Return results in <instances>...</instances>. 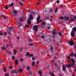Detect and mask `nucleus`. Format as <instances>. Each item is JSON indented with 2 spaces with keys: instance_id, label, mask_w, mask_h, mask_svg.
<instances>
[{
  "instance_id": "obj_22",
  "label": "nucleus",
  "mask_w": 76,
  "mask_h": 76,
  "mask_svg": "<svg viewBox=\"0 0 76 76\" xmlns=\"http://www.w3.org/2000/svg\"><path fill=\"white\" fill-rule=\"evenodd\" d=\"M69 18L68 17L65 16L64 19L65 20L67 21L69 20Z\"/></svg>"
},
{
  "instance_id": "obj_19",
  "label": "nucleus",
  "mask_w": 76,
  "mask_h": 76,
  "mask_svg": "<svg viewBox=\"0 0 76 76\" xmlns=\"http://www.w3.org/2000/svg\"><path fill=\"white\" fill-rule=\"evenodd\" d=\"M75 19L74 18H72L70 20V21L71 22H72L73 21H75Z\"/></svg>"
},
{
  "instance_id": "obj_50",
  "label": "nucleus",
  "mask_w": 76,
  "mask_h": 76,
  "mask_svg": "<svg viewBox=\"0 0 76 76\" xmlns=\"http://www.w3.org/2000/svg\"><path fill=\"white\" fill-rule=\"evenodd\" d=\"M20 21L23 22V19H20Z\"/></svg>"
},
{
  "instance_id": "obj_62",
  "label": "nucleus",
  "mask_w": 76,
  "mask_h": 76,
  "mask_svg": "<svg viewBox=\"0 0 76 76\" xmlns=\"http://www.w3.org/2000/svg\"><path fill=\"white\" fill-rule=\"evenodd\" d=\"M50 22H52L53 21V19H51L50 20Z\"/></svg>"
},
{
  "instance_id": "obj_42",
  "label": "nucleus",
  "mask_w": 76,
  "mask_h": 76,
  "mask_svg": "<svg viewBox=\"0 0 76 76\" xmlns=\"http://www.w3.org/2000/svg\"><path fill=\"white\" fill-rule=\"evenodd\" d=\"M8 6L7 5H6V6H5V9L6 8V9H8Z\"/></svg>"
},
{
  "instance_id": "obj_58",
  "label": "nucleus",
  "mask_w": 76,
  "mask_h": 76,
  "mask_svg": "<svg viewBox=\"0 0 76 76\" xmlns=\"http://www.w3.org/2000/svg\"><path fill=\"white\" fill-rule=\"evenodd\" d=\"M12 66H10L9 67L10 69H12Z\"/></svg>"
},
{
  "instance_id": "obj_25",
  "label": "nucleus",
  "mask_w": 76,
  "mask_h": 76,
  "mask_svg": "<svg viewBox=\"0 0 76 76\" xmlns=\"http://www.w3.org/2000/svg\"><path fill=\"white\" fill-rule=\"evenodd\" d=\"M50 28H51V25H49L48 26L47 28L48 30H49Z\"/></svg>"
},
{
  "instance_id": "obj_54",
  "label": "nucleus",
  "mask_w": 76,
  "mask_h": 76,
  "mask_svg": "<svg viewBox=\"0 0 76 76\" xmlns=\"http://www.w3.org/2000/svg\"><path fill=\"white\" fill-rule=\"evenodd\" d=\"M29 56L30 57H32L33 56V54H30Z\"/></svg>"
},
{
  "instance_id": "obj_4",
  "label": "nucleus",
  "mask_w": 76,
  "mask_h": 76,
  "mask_svg": "<svg viewBox=\"0 0 76 76\" xmlns=\"http://www.w3.org/2000/svg\"><path fill=\"white\" fill-rule=\"evenodd\" d=\"M52 33L54 35H56L58 33V31L57 30L54 29Z\"/></svg>"
},
{
  "instance_id": "obj_6",
  "label": "nucleus",
  "mask_w": 76,
  "mask_h": 76,
  "mask_svg": "<svg viewBox=\"0 0 76 76\" xmlns=\"http://www.w3.org/2000/svg\"><path fill=\"white\" fill-rule=\"evenodd\" d=\"M69 56L71 57H73V56H76V53H71L69 55Z\"/></svg>"
},
{
  "instance_id": "obj_11",
  "label": "nucleus",
  "mask_w": 76,
  "mask_h": 76,
  "mask_svg": "<svg viewBox=\"0 0 76 76\" xmlns=\"http://www.w3.org/2000/svg\"><path fill=\"white\" fill-rule=\"evenodd\" d=\"M29 19L30 20H33V17L32 15H30L29 16Z\"/></svg>"
},
{
  "instance_id": "obj_44",
  "label": "nucleus",
  "mask_w": 76,
  "mask_h": 76,
  "mask_svg": "<svg viewBox=\"0 0 76 76\" xmlns=\"http://www.w3.org/2000/svg\"><path fill=\"white\" fill-rule=\"evenodd\" d=\"M56 3H60V1L58 0H57L56 1Z\"/></svg>"
},
{
  "instance_id": "obj_13",
  "label": "nucleus",
  "mask_w": 76,
  "mask_h": 76,
  "mask_svg": "<svg viewBox=\"0 0 76 76\" xmlns=\"http://www.w3.org/2000/svg\"><path fill=\"white\" fill-rule=\"evenodd\" d=\"M72 30H73L72 32L73 33H75V32L76 31V27H73L72 28Z\"/></svg>"
},
{
  "instance_id": "obj_17",
  "label": "nucleus",
  "mask_w": 76,
  "mask_h": 76,
  "mask_svg": "<svg viewBox=\"0 0 76 76\" xmlns=\"http://www.w3.org/2000/svg\"><path fill=\"white\" fill-rule=\"evenodd\" d=\"M40 19V17L39 15L36 19L37 21H38Z\"/></svg>"
},
{
  "instance_id": "obj_12",
  "label": "nucleus",
  "mask_w": 76,
  "mask_h": 76,
  "mask_svg": "<svg viewBox=\"0 0 76 76\" xmlns=\"http://www.w3.org/2000/svg\"><path fill=\"white\" fill-rule=\"evenodd\" d=\"M11 32V30L10 29V28H9L8 29V30H7V33L8 34H10Z\"/></svg>"
},
{
  "instance_id": "obj_32",
  "label": "nucleus",
  "mask_w": 76,
  "mask_h": 76,
  "mask_svg": "<svg viewBox=\"0 0 76 76\" xmlns=\"http://www.w3.org/2000/svg\"><path fill=\"white\" fill-rule=\"evenodd\" d=\"M30 54V53L29 52H27L26 53V55L28 56H29Z\"/></svg>"
},
{
  "instance_id": "obj_27",
  "label": "nucleus",
  "mask_w": 76,
  "mask_h": 76,
  "mask_svg": "<svg viewBox=\"0 0 76 76\" xmlns=\"http://www.w3.org/2000/svg\"><path fill=\"white\" fill-rule=\"evenodd\" d=\"M54 42H56V43H57L59 42V41L58 39L55 40V39H54Z\"/></svg>"
},
{
  "instance_id": "obj_63",
  "label": "nucleus",
  "mask_w": 76,
  "mask_h": 76,
  "mask_svg": "<svg viewBox=\"0 0 76 76\" xmlns=\"http://www.w3.org/2000/svg\"><path fill=\"white\" fill-rule=\"evenodd\" d=\"M3 35V34H2L1 32H0V35Z\"/></svg>"
},
{
  "instance_id": "obj_39",
  "label": "nucleus",
  "mask_w": 76,
  "mask_h": 76,
  "mask_svg": "<svg viewBox=\"0 0 76 76\" xmlns=\"http://www.w3.org/2000/svg\"><path fill=\"white\" fill-rule=\"evenodd\" d=\"M28 73L31 75H32V72L31 71H29L28 72Z\"/></svg>"
},
{
  "instance_id": "obj_9",
  "label": "nucleus",
  "mask_w": 76,
  "mask_h": 76,
  "mask_svg": "<svg viewBox=\"0 0 76 76\" xmlns=\"http://www.w3.org/2000/svg\"><path fill=\"white\" fill-rule=\"evenodd\" d=\"M71 35L72 37H74L75 36V32L72 31L71 33Z\"/></svg>"
},
{
  "instance_id": "obj_37",
  "label": "nucleus",
  "mask_w": 76,
  "mask_h": 76,
  "mask_svg": "<svg viewBox=\"0 0 76 76\" xmlns=\"http://www.w3.org/2000/svg\"><path fill=\"white\" fill-rule=\"evenodd\" d=\"M35 64V62H33L32 63V66H34Z\"/></svg>"
},
{
  "instance_id": "obj_59",
  "label": "nucleus",
  "mask_w": 76,
  "mask_h": 76,
  "mask_svg": "<svg viewBox=\"0 0 76 76\" xmlns=\"http://www.w3.org/2000/svg\"><path fill=\"white\" fill-rule=\"evenodd\" d=\"M54 65L55 66H57V65L56 64V63H54Z\"/></svg>"
},
{
  "instance_id": "obj_49",
  "label": "nucleus",
  "mask_w": 76,
  "mask_h": 76,
  "mask_svg": "<svg viewBox=\"0 0 76 76\" xmlns=\"http://www.w3.org/2000/svg\"><path fill=\"white\" fill-rule=\"evenodd\" d=\"M6 68H4V72H6Z\"/></svg>"
},
{
  "instance_id": "obj_52",
  "label": "nucleus",
  "mask_w": 76,
  "mask_h": 76,
  "mask_svg": "<svg viewBox=\"0 0 76 76\" xmlns=\"http://www.w3.org/2000/svg\"><path fill=\"white\" fill-rule=\"evenodd\" d=\"M9 76V74H5V76Z\"/></svg>"
},
{
  "instance_id": "obj_55",
  "label": "nucleus",
  "mask_w": 76,
  "mask_h": 76,
  "mask_svg": "<svg viewBox=\"0 0 76 76\" xmlns=\"http://www.w3.org/2000/svg\"><path fill=\"white\" fill-rule=\"evenodd\" d=\"M39 22H40V21L39 20L37 21V24H38Z\"/></svg>"
},
{
  "instance_id": "obj_5",
  "label": "nucleus",
  "mask_w": 76,
  "mask_h": 76,
  "mask_svg": "<svg viewBox=\"0 0 76 76\" xmlns=\"http://www.w3.org/2000/svg\"><path fill=\"white\" fill-rule=\"evenodd\" d=\"M75 43L73 42V41L72 40H70L69 45L71 46H73L74 44Z\"/></svg>"
},
{
  "instance_id": "obj_40",
  "label": "nucleus",
  "mask_w": 76,
  "mask_h": 76,
  "mask_svg": "<svg viewBox=\"0 0 76 76\" xmlns=\"http://www.w3.org/2000/svg\"><path fill=\"white\" fill-rule=\"evenodd\" d=\"M39 75H41L42 74V73L40 71H39Z\"/></svg>"
},
{
  "instance_id": "obj_8",
  "label": "nucleus",
  "mask_w": 76,
  "mask_h": 76,
  "mask_svg": "<svg viewBox=\"0 0 76 76\" xmlns=\"http://www.w3.org/2000/svg\"><path fill=\"white\" fill-rule=\"evenodd\" d=\"M14 6V3H11V4H10L9 5V6H8V8H10L12 7H13Z\"/></svg>"
},
{
  "instance_id": "obj_36",
  "label": "nucleus",
  "mask_w": 76,
  "mask_h": 76,
  "mask_svg": "<svg viewBox=\"0 0 76 76\" xmlns=\"http://www.w3.org/2000/svg\"><path fill=\"white\" fill-rule=\"evenodd\" d=\"M58 10V8H56V10H55V13H56L57 12Z\"/></svg>"
},
{
  "instance_id": "obj_60",
  "label": "nucleus",
  "mask_w": 76,
  "mask_h": 76,
  "mask_svg": "<svg viewBox=\"0 0 76 76\" xmlns=\"http://www.w3.org/2000/svg\"><path fill=\"white\" fill-rule=\"evenodd\" d=\"M4 34H5V35H7V34L6 32H4Z\"/></svg>"
},
{
  "instance_id": "obj_28",
  "label": "nucleus",
  "mask_w": 76,
  "mask_h": 76,
  "mask_svg": "<svg viewBox=\"0 0 76 76\" xmlns=\"http://www.w3.org/2000/svg\"><path fill=\"white\" fill-rule=\"evenodd\" d=\"M42 25H45L46 24V23L44 21H43L42 22Z\"/></svg>"
},
{
  "instance_id": "obj_46",
  "label": "nucleus",
  "mask_w": 76,
  "mask_h": 76,
  "mask_svg": "<svg viewBox=\"0 0 76 76\" xmlns=\"http://www.w3.org/2000/svg\"><path fill=\"white\" fill-rule=\"evenodd\" d=\"M51 76H55V74L54 73H52L51 74Z\"/></svg>"
},
{
  "instance_id": "obj_29",
  "label": "nucleus",
  "mask_w": 76,
  "mask_h": 76,
  "mask_svg": "<svg viewBox=\"0 0 76 76\" xmlns=\"http://www.w3.org/2000/svg\"><path fill=\"white\" fill-rule=\"evenodd\" d=\"M26 27L30 28V26L29 25H26L25 26V28H26Z\"/></svg>"
},
{
  "instance_id": "obj_33",
  "label": "nucleus",
  "mask_w": 76,
  "mask_h": 76,
  "mask_svg": "<svg viewBox=\"0 0 76 76\" xmlns=\"http://www.w3.org/2000/svg\"><path fill=\"white\" fill-rule=\"evenodd\" d=\"M53 47H51L50 48V50L51 51H53Z\"/></svg>"
},
{
  "instance_id": "obj_56",
  "label": "nucleus",
  "mask_w": 76,
  "mask_h": 76,
  "mask_svg": "<svg viewBox=\"0 0 76 76\" xmlns=\"http://www.w3.org/2000/svg\"><path fill=\"white\" fill-rule=\"evenodd\" d=\"M67 58L68 59H69L70 58V56H69L67 57Z\"/></svg>"
},
{
  "instance_id": "obj_21",
  "label": "nucleus",
  "mask_w": 76,
  "mask_h": 76,
  "mask_svg": "<svg viewBox=\"0 0 76 76\" xmlns=\"http://www.w3.org/2000/svg\"><path fill=\"white\" fill-rule=\"evenodd\" d=\"M6 49V48L5 47H1V49H2V50H5Z\"/></svg>"
},
{
  "instance_id": "obj_20",
  "label": "nucleus",
  "mask_w": 76,
  "mask_h": 76,
  "mask_svg": "<svg viewBox=\"0 0 76 76\" xmlns=\"http://www.w3.org/2000/svg\"><path fill=\"white\" fill-rule=\"evenodd\" d=\"M10 29L11 30V31H14L15 30V29L14 28H13V27H11L10 28Z\"/></svg>"
},
{
  "instance_id": "obj_15",
  "label": "nucleus",
  "mask_w": 76,
  "mask_h": 76,
  "mask_svg": "<svg viewBox=\"0 0 76 76\" xmlns=\"http://www.w3.org/2000/svg\"><path fill=\"white\" fill-rule=\"evenodd\" d=\"M18 59L15 61V65H18Z\"/></svg>"
},
{
  "instance_id": "obj_2",
  "label": "nucleus",
  "mask_w": 76,
  "mask_h": 76,
  "mask_svg": "<svg viewBox=\"0 0 76 76\" xmlns=\"http://www.w3.org/2000/svg\"><path fill=\"white\" fill-rule=\"evenodd\" d=\"M13 14H12V15L14 17H15L17 14V11L15 10H13Z\"/></svg>"
},
{
  "instance_id": "obj_61",
  "label": "nucleus",
  "mask_w": 76,
  "mask_h": 76,
  "mask_svg": "<svg viewBox=\"0 0 76 76\" xmlns=\"http://www.w3.org/2000/svg\"><path fill=\"white\" fill-rule=\"evenodd\" d=\"M31 14L32 15H34L35 13L34 12H31Z\"/></svg>"
},
{
  "instance_id": "obj_51",
  "label": "nucleus",
  "mask_w": 76,
  "mask_h": 76,
  "mask_svg": "<svg viewBox=\"0 0 76 76\" xmlns=\"http://www.w3.org/2000/svg\"><path fill=\"white\" fill-rule=\"evenodd\" d=\"M22 26V24L21 23H19L18 24V26L19 27L21 26Z\"/></svg>"
},
{
  "instance_id": "obj_1",
  "label": "nucleus",
  "mask_w": 76,
  "mask_h": 76,
  "mask_svg": "<svg viewBox=\"0 0 76 76\" xmlns=\"http://www.w3.org/2000/svg\"><path fill=\"white\" fill-rule=\"evenodd\" d=\"M68 62L69 64H70L71 62H72V64H70V66L71 67L75 65V61L72 58H71V59L69 60V61H68Z\"/></svg>"
},
{
  "instance_id": "obj_10",
  "label": "nucleus",
  "mask_w": 76,
  "mask_h": 76,
  "mask_svg": "<svg viewBox=\"0 0 76 76\" xmlns=\"http://www.w3.org/2000/svg\"><path fill=\"white\" fill-rule=\"evenodd\" d=\"M23 48H19L18 49V51L19 53H21L22 52L23 50Z\"/></svg>"
},
{
  "instance_id": "obj_14",
  "label": "nucleus",
  "mask_w": 76,
  "mask_h": 76,
  "mask_svg": "<svg viewBox=\"0 0 76 76\" xmlns=\"http://www.w3.org/2000/svg\"><path fill=\"white\" fill-rule=\"evenodd\" d=\"M63 70L64 71H65L66 70V66L65 65H63L62 66Z\"/></svg>"
},
{
  "instance_id": "obj_16",
  "label": "nucleus",
  "mask_w": 76,
  "mask_h": 76,
  "mask_svg": "<svg viewBox=\"0 0 76 76\" xmlns=\"http://www.w3.org/2000/svg\"><path fill=\"white\" fill-rule=\"evenodd\" d=\"M17 72L16 69H14V70H13L12 72H11V73H12V74L14 73H17Z\"/></svg>"
},
{
  "instance_id": "obj_3",
  "label": "nucleus",
  "mask_w": 76,
  "mask_h": 76,
  "mask_svg": "<svg viewBox=\"0 0 76 76\" xmlns=\"http://www.w3.org/2000/svg\"><path fill=\"white\" fill-rule=\"evenodd\" d=\"M38 26L37 25H35L33 26V30H34V31H38V29L37 28Z\"/></svg>"
},
{
  "instance_id": "obj_7",
  "label": "nucleus",
  "mask_w": 76,
  "mask_h": 76,
  "mask_svg": "<svg viewBox=\"0 0 76 76\" xmlns=\"http://www.w3.org/2000/svg\"><path fill=\"white\" fill-rule=\"evenodd\" d=\"M27 23L29 25H31V20L28 19L27 20Z\"/></svg>"
},
{
  "instance_id": "obj_26",
  "label": "nucleus",
  "mask_w": 76,
  "mask_h": 76,
  "mask_svg": "<svg viewBox=\"0 0 76 76\" xmlns=\"http://www.w3.org/2000/svg\"><path fill=\"white\" fill-rule=\"evenodd\" d=\"M53 11V10L52 9H50V13H52Z\"/></svg>"
},
{
  "instance_id": "obj_45",
  "label": "nucleus",
  "mask_w": 76,
  "mask_h": 76,
  "mask_svg": "<svg viewBox=\"0 0 76 76\" xmlns=\"http://www.w3.org/2000/svg\"><path fill=\"white\" fill-rule=\"evenodd\" d=\"M28 45L29 46H31L32 45H34L33 44H32V43H31V44H28Z\"/></svg>"
},
{
  "instance_id": "obj_34",
  "label": "nucleus",
  "mask_w": 76,
  "mask_h": 76,
  "mask_svg": "<svg viewBox=\"0 0 76 76\" xmlns=\"http://www.w3.org/2000/svg\"><path fill=\"white\" fill-rule=\"evenodd\" d=\"M32 41V40L31 39H28V41L30 42H31Z\"/></svg>"
},
{
  "instance_id": "obj_30",
  "label": "nucleus",
  "mask_w": 76,
  "mask_h": 76,
  "mask_svg": "<svg viewBox=\"0 0 76 76\" xmlns=\"http://www.w3.org/2000/svg\"><path fill=\"white\" fill-rule=\"evenodd\" d=\"M19 4L21 6H23V4L22 3L21 1H20Z\"/></svg>"
},
{
  "instance_id": "obj_47",
  "label": "nucleus",
  "mask_w": 76,
  "mask_h": 76,
  "mask_svg": "<svg viewBox=\"0 0 76 76\" xmlns=\"http://www.w3.org/2000/svg\"><path fill=\"white\" fill-rule=\"evenodd\" d=\"M30 68L29 66H27V70H28V71L29 70Z\"/></svg>"
},
{
  "instance_id": "obj_35",
  "label": "nucleus",
  "mask_w": 76,
  "mask_h": 76,
  "mask_svg": "<svg viewBox=\"0 0 76 76\" xmlns=\"http://www.w3.org/2000/svg\"><path fill=\"white\" fill-rule=\"evenodd\" d=\"M63 7V5L62 4L60 5L59 7V8L60 9L61 8H62Z\"/></svg>"
},
{
  "instance_id": "obj_18",
  "label": "nucleus",
  "mask_w": 76,
  "mask_h": 76,
  "mask_svg": "<svg viewBox=\"0 0 76 76\" xmlns=\"http://www.w3.org/2000/svg\"><path fill=\"white\" fill-rule=\"evenodd\" d=\"M17 53V51L15 49L14 50V55H15L16 53Z\"/></svg>"
},
{
  "instance_id": "obj_53",
  "label": "nucleus",
  "mask_w": 76,
  "mask_h": 76,
  "mask_svg": "<svg viewBox=\"0 0 76 76\" xmlns=\"http://www.w3.org/2000/svg\"><path fill=\"white\" fill-rule=\"evenodd\" d=\"M15 58V57L14 56H12V60H14Z\"/></svg>"
},
{
  "instance_id": "obj_48",
  "label": "nucleus",
  "mask_w": 76,
  "mask_h": 76,
  "mask_svg": "<svg viewBox=\"0 0 76 76\" xmlns=\"http://www.w3.org/2000/svg\"><path fill=\"white\" fill-rule=\"evenodd\" d=\"M20 60L21 61H22L23 60V58H20Z\"/></svg>"
},
{
  "instance_id": "obj_24",
  "label": "nucleus",
  "mask_w": 76,
  "mask_h": 76,
  "mask_svg": "<svg viewBox=\"0 0 76 76\" xmlns=\"http://www.w3.org/2000/svg\"><path fill=\"white\" fill-rule=\"evenodd\" d=\"M66 67H69V68H71V66H70V64H68V65H66Z\"/></svg>"
},
{
  "instance_id": "obj_64",
  "label": "nucleus",
  "mask_w": 76,
  "mask_h": 76,
  "mask_svg": "<svg viewBox=\"0 0 76 76\" xmlns=\"http://www.w3.org/2000/svg\"><path fill=\"white\" fill-rule=\"evenodd\" d=\"M59 76H62V75L61 74H59Z\"/></svg>"
},
{
  "instance_id": "obj_31",
  "label": "nucleus",
  "mask_w": 76,
  "mask_h": 76,
  "mask_svg": "<svg viewBox=\"0 0 76 76\" xmlns=\"http://www.w3.org/2000/svg\"><path fill=\"white\" fill-rule=\"evenodd\" d=\"M58 34H59V36H60V37H61V36H62V34H61V33L58 32Z\"/></svg>"
},
{
  "instance_id": "obj_43",
  "label": "nucleus",
  "mask_w": 76,
  "mask_h": 76,
  "mask_svg": "<svg viewBox=\"0 0 76 76\" xmlns=\"http://www.w3.org/2000/svg\"><path fill=\"white\" fill-rule=\"evenodd\" d=\"M35 58L34 56H32V60H35Z\"/></svg>"
},
{
  "instance_id": "obj_38",
  "label": "nucleus",
  "mask_w": 76,
  "mask_h": 76,
  "mask_svg": "<svg viewBox=\"0 0 76 76\" xmlns=\"http://www.w3.org/2000/svg\"><path fill=\"white\" fill-rule=\"evenodd\" d=\"M64 18V17L63 16H61V17L59 19H60L61 20H63Z\"/></svg>"
},
{
  "instance_id": "obj_41",
  "label": "nucleus",
  "mask_w": 76,
  "mask_h": 76,
  "mask_svg": "<svg viewBox=\"0 0 76 76\" xmlns=\"http://www.w3.org/2000/svg\"><path fill=\"white\" fill-rule=\"evenodd\" d=\"M7 53L10 54H12V53L10 51H8L7 52Z\"/></svg>"
},
{
  "instance_id": "obj_23",
  "label": "nucleus",
  "mask_w": 76,
  "mask_h": 76,
  "mask_svg": "<svg viewBox=\"0 0 76 76\" xmlns=\"http://www.w3.org/2000/svg\"><path fill=\"white\" fill-rule=\"evenodd\" d=\"M19 72H22L23 71V70L21 68H20L19 69Z\"/></svg>"
},
{
  "instance_id": "obj_57",
  "label": "nucleus",
  "mask_w": 76,
  "mask_h": 76,
  "mask_svg": "<svg viewBox=\"0 0 76 76\" xmlns=\"http://www.w3.org/2000/svg\"><path fill=\"white\" fill-rule=\"evenodd\" d=\"M41 38L42 39H44L45 38V36H41Z\"/></svg>"
}]
</instances>
